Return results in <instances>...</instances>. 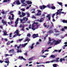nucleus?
I'll list each match as a JSON object with an SVG mask.
<instances>
[{
    "label": "nucleus",
    "mask_w": 67,
    "mask_h": 67,
    "mask_svg": "<svg viewBox=\"0 0 67 67\" xmlns=\"http://www.w3.org/2000/svg\"><path fill=\"white\" fill-rule=\"evenodd\" d=\"M46 14V13L45 12L42 14L41 16H44L43 18H41L40 20L39 19H37V21L40 23L43 22L44 19H45V14Z\"/></svg>",
    "instance_id": "nucleus-1"
},
{
    "label": "nucleus",
    "mask_w": 67,
    "mask_h": 67,
    "mask_svg": "<svg viewBox=\"0 0 67 67\" xmlns=\"http://www.w3.org/2000/svg\"><path fill=\"white\" fill-rule=\"evenodd\" d=\"M61 40H54V42H55V43L54 44V45H57V44H60V42H61Z\"/></svg>",
    "instance_id": "nucleus-2"
},
{
    "label": "nucleus",
    "mask_w": 67,
    "mask_h": 67,
    "mask_svg": "<svg viewBox=\"0 0 67 67\" xmlns=\"http://www.w3.org/2000/svg\"><path fill=\"white\" fill-rule=\"evenodd\" d=\"M38 29V28L35 27V26L33 25V24H32L31 29H32V30L34 31L36 29Z\"/></svg>",
    "instance_id": "nucleus-3"
},
{
    "label": "nucleus",
    "mask_w": 67,
    "mask_h": 67,
    "mask_svg": "<svg viewBox=\"0 0 67 67\" xmlns=\"http://www.w3.org/2000/svg\"><path fill=\"white\" fill-rule=\"evenodd\" d=\"M38 34H34L33 35V38H36V37H39V36H38Z\"/></svg>",
    "instance_id": "nucleus-4"
},
{
    "label": "nucleus",
    "mask_w": 67,
    "mask_h": 67,
    "mask_svg": "<svg viewBox=\"0 0 67 67\" xmlns=\"http://www.w3.org/2000/svg\"><path fill=\"white\" fill-rule=\"evenodd\" d=\"M43 26H44V27H46L47 29H48V28L49 27V25H47L45 23H44Z\"/></svg>",
    "instance_id": "nucleus-5"
},
{
    "label": "nucleus",
    "mask_w": 67,
    "mask_h": 67,
    "mask_svg": "<svg viewBox=\"0 0 67 67\" xmlns=\"http://www.w3.org/2000/svg\"><path fill=\"white\" fill-rule=\"evenodd\" d=\"M18 58H19V59H20L21 60H22V59H23V60H26V59L23 58V57H21V56H20Z\"/></svg>",
    "instance_id": "nucleus-6"
},
{
    "label": "nucleus",
    "mask_w": 67,
    "mask_h": 67,
    "mask_svg": "<svg viewBox=\"0 0 67 67\" xmlns=\"http://www.w3.org/2000/svg\"><path fill=\"white\" fill-rule=\"evenodd\" d=\"M26 2L27 4H31L32 3V2L30 1H26Z\"/></svg>",
    "instance_id": "nucleus-7"
},
{
    "label": "nucleus",
    "mask_w": 67,
    "mask_h": 67,
    "mask_svg": "<svg viewBox=\"0 0 67 67\" xmlns=\"http://www.w3.org/2000/svg\"><path fill=\"white\" fill-rule=\"evenodd\" d=\"M2 23H3V24H5V25H6V26H8V25L7 24V23L5 21H4V20H2Z\"/></svg>",
    "instance_id": "nucleus-8"
},
{
    "label": "nucleus",
    "mask_w": 67,
    "mask_h": 67,
    "mask_svg": "<svg viewBox=\"0 0 67 67\" xmlns=\"http://www.w3.org/2000/svg\"><path fill=\"white\" fill-rule=\"evenodd\" d=\"M30 41V40L29 39L28 37H27L26 39L24 41L25 42H26V41H27V42H29Z\"/></svg>",
    "instance_id": "nucleus-9"
},
{
    "label": "nucleus",
    "mask_w": 67,
    "mask_h": 67,
    "mask_svg": "<svg viewBox=\"0 0 67 67\" xmlns=\"http://www.w3.org/2000/svg\"><path fill=\"white\" fill-rule=\"evenodd\" d=\"M16 4H17V5H19L21 4V3L19 1H15Z\"/></svg>",
    "instance_id": "nucleus-10"
},
{
    "label": "nucleus",
    "mask_w": 67,
    "mask_h": 67,
    "mask_svg": "<svg viewBox=\"0 0 67 67\" xmlns=\"http://www.w3.org/2000/svg\"><path fill=\"white\" fill-rule=\"evenodd\" d=\"M54 32H53V31H52V30H50L49 31L47 32V33H51L52 34V33H53Z\"/></svg>",
    "instance_id": "nucleus-11"
},
{
    "label": "nucleus",
    "mask_w": 67,
    "mask_h": 67,
    "mask_svg": "<svg viewBox=\"0 0 67 67\" xmlns=\"http://www.w3.org/2000/svg\"><path fill=\"white\" fill-rule=\"evenodd\" d=\"M48 20H51V17H50V15H48L46 16Z\"/></svg>",
    "instance_id": "nucleus-12"
},
{
    "label": "nucleus",
    "mask_w": 67,
    "mask_h": 67,
    "mask_svg": "<svg viewBox=\"0 0 67 67\" xmlns=\"http://www.w3.org/2000/svg\"><path fill=\"white\" fill-rule=\"evenodd\" d=\"M27 44V43H25L24 44H22L21 45V47H24Z\"/></svg>",
    "instance_id": "nucleus-13"
},
{
    "label": "nucleus",
    "mask_w": 67,
    "mask_h": 67,
    "mask_svg": "<svg viewBox=\"0 0 67 67\" xmlns=\"http://www.w3.org/2000/svg\"><path fill=\"white\" fill-rule=\"evenodd\" d=\"M19 33V30H16L15 32H14V34H16V35H18V34Z\"/></svg>",
    "instance_id": "nucleus-14"
},
{
    "label": "nucleus",
    "mask_w": 67,
    "mask_h": 67,
    "mask_svg": "<svg viewBox=\"0 0 67 67\" xmlns=\"http://www.w3.org/2000/svg\"><path fill=\"white\" fill-rule=\"evenodd\" d=\"M48 44H50V46H51V45H53V42H48L47 43Z\"/></svg>",
    "instance_id": "nucleus-15"
},
{
    "label": "nucleus",
    "mask_w": 67,
    "mask_h": 67,
    "mask_svg": "<svg viewBox=\"0 0 67 67\" xmlns=\"http://www.w3.org/2000/svg\"><path fill=\"white\" fill-rule=\"evenodd\" d=\"M58 61L57 60H53L51 61H50V62H51V63H53V62H54V63H55V62H58Z\"/></svg>",
    "instance_id": "nucleus-16"
},
{
    "label": "nucleus",
    "mask_w": 67,
    "mask_h": 67,
    "mask_svg": "<svg viewBox=\"0 0 67 67\" xmlns=\"http://www.w3.org/2000/svg\"><path fill=\"white\" fill-rule=\"evenodd\" d=\"M25 0H21V3H23V4H25V3H24V2H25Z\"/></svg>",
    "instance_id": "nucleus-17"
},
{
    "label": "nucleus",
    "mask_w": 67,
    "mask_h": 67,
    "mask_svg": "<svg viewBox=\"0 0 67 67\" xmlns=\"http://www.w3.org/2000/svg\"><path fill=\"white\" fill-rule=\"evenodd\" d=\"M23 20H26V21H27L28 20V18H26V17H25L23 18Z\"/></svg>",
    "instance_id": "nucleus-18"
},
{
    "label": "nucleus",
    "mask_w": 67,
    "mask_h": 67,
    "mask_svg": "<svg viewBox=\"0 0 67 67\" xmlns=\"http://www.w3.org/2000/svg\"><path fill=\"white\" fill-rule=\"evenodd\" d=\"M53 67H57V64H54L53 65Z\"/></svg>",
    "instance_id": "nucleus-19"
},
{
    "label": "nucleus",
    "mask_w": 67,
    "mask_h": 67,
    "mask_svg": "<svg viewBox=\"0 0 67 67\" xmlns=\"http://www.w3.org/2000/svg\"><path fill=\"white\" fill-rule=\"evenodd\" d=\"M62 22L63 23H67V20H62Z\"/></svg>",
    "instance_id": "nucleus-20"
},
{
    "label": "nucleus",
    "mask_w": 67,
    "mask_h": 67,
    "mask_svg": "<svg viewBox=\"0 0 67 67\" xmlns=\"http://www.w3.org/2000/svg\"><path fill=\"white\" fill-rule=\"evenodd\" d=\"M51 58H55V57H56L55 55H51Z\"/></svg>",
    "instance_id": "nucleus-21"
},
{
    "label": "nucleus",
    "mask_w": 67,
    "mask_h": 67,
    "mask_svg": "<svg viewBox=\"0 0 67 67\" xmlns=\"http://www.w3.org/2000/svg\"><path fill=\"white\" fill-rule=\"evenodd\" d=\"M6 60H8V62H7V61H5V63H7V64H8V63H9V59H8L7 58Z\"/></svg>",
    "instance_id": "nucleus-22"
},
{
    "label": "nucleus",
    "mask_w": 67,
    "mask_h": 67,
    "mask_svg": "<svg viewBox=\"0 0 67 67\" xmlns=\"http://www.w3.org/2000/svg\"><path fill=\"white\" fill-rule=\"evenodd\" d=\"M15 27H16L17 26V25L18 24V22L17 21H15Z\"/></svg>",
    "instance_id": "nucleus-23"
},
{
    "label": "nucleus",
    "mask_w": 67,
    "mask_h": 67,
    "mask_svg": "<svg viewBox=\"0 0 67 67\" xmlns=\"http://www.w3.org/2000/svg\"><path fill=\"white\" fill-rule=\"evenodd\" d=\"M58 3L61 6H63V4H62V2H58Z\"/></svg>",
    "instance_id": "nucleus-24"
},
{
    "label": "nucleus",
    "mask_w": 67,
    "mask_h": 67,
    "mask_svg": "<svg viewBox=\"0 0 67 67\" xmlns=\"http://www.w3.org/2000/svg\"><path fill=\"white\" fill-rule=\"evenodd\" d=\"M18 51H17V53H21V52H22V51H21V50H19V49H17Z\"/></svg>",
    "instance_id": "nucleus-25"
},
{
    "label": "nucleus",
    "mask_w": 67,
    "mask_h": 67,
    "mask_svg": "<svg viewBox=\"0 0 67 67\" xmlns=\"http://www.w3.org/2000/svg\"><path fill=\"white\" fill-rule=\"evenodd\" d=\"M32 10H33L34 11L32 12V13H35V9H32Z\"/></svg>",
    "instance_id": "nucleus-26"
},
{
    "label": "nucleus",
    "mask_w": 67,
    "mask_h": 67,
    "mask_svg": "<svg viewBox=\"0 0 67 67\" xmlns=\"http://www.w3.org/2000/svg\"><path fill=\"white\" fill-rule=\"evenodd\" d=\"M10 43H11V42L9 41L7 43V45H9L10 44Z\"/></svg>",
    "instance_id": "nucleus-27"
},
{
    "label": "nucleus",
    "mask_w": 67,
    "mask_h": 67,
    "mask_svg": "<svg viewBox=\"0 0 67 67\" xmlns=\"http://www.w3.org/2000/svg\"><path fill=\"white\" fill-rule=\"evenodd\" d=\"M51 8L52 9H53V10L56 9V7H55V6H52Z\"/></svg>",
    "instance_id": "nucleus-28"
},
{
    "label": "nucleus",
    "mask_w": 67,
    "mask_h": 67,
    "mask_svg": "<svg viewBox=\"0 0 67 67\" xmlns=\"http://www.w3.org/2000/svg\"><path fill=\"white\" fill-rule=\"evenodd\" d=\"M22 14L23 16H25L26 15L25 13H24L23 12H22Z\"/></svg>",
    "instance_id": "nucleus-29"
},
{
    "label": "nucleus",
    "mask_w": 67,
    "mask_h": 67,
    "mask_svg": "<svg viewBox=\"0 0 67 67\" xmlns=\"http://www.w3.org/2000/svg\"><path fill=\"white\" fill-rule=\"evenodd\" d=\"M7 32H4V35L5 36L6 35H7Z\"/></svg>",
    "instance_id": "nucleus-30"
},
{
    "label": "nucleus",
    "mask_w": 67,
    "mask_h": 67,
    "mask_svg": "<svg viewBox=\"0 0 67 67\" xmlns=\"http://www.w3.org/2000/svg\"><path fill=\"white\" fill-rule=\"evenodd\" d=\"M10 0H4L3 1L4 2H8V1H10Z\"/></svg>",
    "instance_id": "nucleus-31"
},
{
    "label": "nucleus",
    "mask_w": 67,
    "mask_h": 67,
    "mask_svg": "<svg viewBox=\"0 0 67 67\" xmlns=\"http://www.w3.org/2000/svg\"><path fill=\"white\" fill-rule=\"evenodd\" d=\"M42 7H43V9H44L46 8H47L46 6L45 5H43Z\"/></svg>",
    "instance_id": "nucleus-32"
},
{
    "label": "nucleus",
    "mask_w": 67,
    "mask_h": 67,
    "mask_svg": "<svg viewBox=\"0 0 67 67\" xmlns=\"http://www.w3.org/2000/svg\"><path fill=\"white\" fill-rule=\"evenodd\" d=\"M9 19V20H12V18H11V15H10L9 16V17L8 18Z\"/></svg>",
    "instance_id": "nucleus-33"
},
{
    "label": "nucleus",
    "mask_w": 67,
    "mask_h": 67,
    "mask_svg": "<svg viewBox=\"0 0 67 67\" xmlns=\"http://www.w3.org/2000/svg\"><path fill=\"white\" fill-rule=\"evenodd\" d=\"M14 51V50L13 49L10 50H9V53H10V52H12V53Z\"/></svg>",
    "instance_id": "nucleus-34"
},
{
    "label": "nucleus",
    "mask_w": 67,
    "mask_h": 67,
    "mask_svg": "<svg viewBox=\"0 0 67 67\" xmlns=\"http://www.w3.org/2000/svg\"><path fill=\"white\" fill-rule=\"evenodd\" d=\"M36 15L37 16H38V15H41V13H37L36 14Z\"/></svg>",
    "instance_id": "nucleus-35"
},
{
    "label": "nucleus",
    "mask_w": 67,
    "mask_h": 67,
    "mask_svg": "<svg viewBox=\"0 0 67 67\" xmlns=\"http://www.w3.org/2000/svg\"><path fill=\"white\" fill-rule=\"evenodd\" d=\"M40 9H41V10H42L43 9V6H40Z\"/></svg>",
    "instance_id": "nucleus-36"
},
{
    "label": "nucleus",
    "mask_w": 67,
    "mask_h": 67,
    "mask_svg": "<svg viewBox=\"0 0 67 67\" xmlns=\"http://www.w3.org/2000/svg\"><path fill=\"white\" fill-rule=\"evenodd\" d=\"M33 59V58L32 57L31 58L29 59V60H31Z\"/></svg>",
    "instance_id": "nucleus-37"
},
{
    "label": "nucleus",
    "mask_w": 67,
    "mask_h": 67,
    "mask_svg": "<svg viewBox=\"0 0 67 67\" xmlns=\"http://www.w3.org/2000/svg\"><path fill=\"white\" fill-rule=\"evenodd\" d=\"M49 42H51L52 41V40H51V38L50 37H49L48 38Z\"/></svg>",
    "instance_id": "nucleus-38"
},
{
    "label": "nucleus",
    "mask_w": 67,
    "mask_h": 67,
    "mask_svg": "<svg viewBox=\"0 0 67 67\" xmlns=\"http://www.w3.org/2000/svg\"><path fill=\"white\" fill-rule=\"evenodd\" d=\"M59 59V58H57L56 59V60H58V61H55L56 62H59V60H58Z\"/></svg>",
    "instance_id": "nucleus-39"
},
{
    "label": "nucleus",
    "mask_w": 67,
    "mask_h": 67,
    "mask_svg": "<svg viewBox=\"0 0 67 67\" xmlns=\"http://www.w3.org/2000/svg\"><path fill=\"white\" fill-rule=\"evenodd\" d=\"M31 35L30 34H28V35H27V36H28V37H30L31 36Z\"/></svg>",
    "instance_id": "nucleus-40"
},
{
    "label": "nucleus",
    "mask_w": 67,
    "mask_h": 67,
    "mask_svg": "<svg viewBox=\"0 0 67 67\" xmlns=\"http://www.w3.org/2000/svg\"><path fill=\"white\" fill-rule=\"evenodd\" d=\"M50 7L51 6L50 5H47V6H46L47 8H50Z\"/></svg>",
    "instance_id": "nucleus-41"
},
{
    "label": "nucleus",
    "mask_w": 67,
    "mask_h": 67,
    "mask_svg": "<svg viewBox=\"0 0 67 67\" xmlns=\"http://www.w3.org/2000/svg\"><path fill=\"white\" fill-rule=\"evenodd\" d=\"M55 30V33H57V32H58V31L57 30H56V29H54Z\"/></svg>",
    "instance_id": "nucleus-42"
},
{
    "label": "nucleus",
    "mask_w": 67,
    "mask_h": 67,
    "mask_svg": "<svg viewBox=\"0 0 67 67\" xmlns=\"http://www.w3.org/2000/svg\"><path fill=\"white\" fill-rule=\"evenodd\" d=\"M12 20H13V19H14V15L13 14L12 15Z\"/></svg>",
    "instance_id": "nucleus-43"
},
{
    "label": "nucleus",
    "mask_w": 67,
    "mask_h": 67,
    "mask_svg": "<svg viewBox=\"0 0 67 67\" xmlns=\"http://www.w3.org/2000/svg\"><path fill=\"white\" fill-rule=\"evenodd\" d=\"M10 36H9V37H12V33H11L10 34H9Z\"/></svg>",
    "instance_id": "nucleus-44"
},
{
    "label": "nucleus",
    "mask_w": 67,
    "mask_h": 67,
    "mask_svg": "<svg viewBox=\"0 0 67 67\" xmlns=\"http://www.w3.org/2000/svg\"><path fill=\"white\" fill-rule=\"evenodd\" d=\"M13 13V12H10V13H9V14H10V15H13V13Z\"/></svg>",
    "instance_id": "nucleus-45"
},
{
    "label": "nucleus",
    "mask_w": 67,
    "mask_h": 67,
    "mask_svg": "<svg viewBox=\"0 0 67 67\" xmlns=\"http://www.w3.org/2000/svg\"><path fill=\"white\" fill-rule=\"evenodd\" d=\"M40 57H44V58H45V57H46V56L44 55H41L40 56Z\"/></svg>",
    "instance_id": "nucleus-46"
},
{
    "label": "nucleus",
    "mask_w": 67,
    "mask_h": 67,
    "mask_svg": "<svg viewBox=\"0 0 67 67\" xmlns=\"http://www.w3.org/2000/svg\"><path fill=\"white\" fill-rule=\"evenodd\" d=\"M37 64H45V62L41 63H39L38 62H37Z\"/></svg>",
    "instance_id": "nucleus-47"
},
{
    "label": "nucleus",
    "mask_w": 67,
    "mask_h": 67,
    "mask_svg": "<svg viewBox=\"0 0 67 67\" xmlns=\"http://www.w3.org/2000/svg\"><path fill=\"white\" fill-rule=\"evenodd\" d=\"M56 15L57 16L59 14V13H58V12H57L56 13Z\"/></svg>",
    "instance_id": "nucleus-48"
},
{
    "label": "nucleus",
    "mask_w": 67,
    "mask_h": 67,
    "mask_svg": "<svg viewBox=\"0 0 67 67\" xmlns=\"http://www.w3.org/2000/svg\"><path fill=\"white\" fill-rule=\"evenodd\" d=\"M27 17H29V16H30V15L29 13H27Z\"/></svg>",
    "instance_id": "nucleus-49"
},
{
    "label": "nucleus",
    "mask_w": 67,
    "mask_h": 67,
    "mask_svg": "<svg viewBox=\"0 0 67 67\" xmlns=\"http://www.w3.org/2000/svg\"><path fill=\"white\" fill-rule=\"evenodd\" d=\"M64 29H67V26H64Z\"/></svg>",
    "instance_id": "nucleus-50"
},
{
    "label": "nucleus",
    "mask_w": 67,
    "mask_h": 67,
    "mask_svg": "<svg viewBox=\"0 0 67 67\" xmlns=\"http://www.w3.org/2000/svg\"><path fill=\"white\" fill-rule=\"evenodd\" d=\"M19 19L18 18L17 20H16V22H18V21H19Z\"/></svg>",
    "instance_id": "nucleus-51"
},
{
    "label": "nucleus",
    "mask_w": 67,
    "mask_h": 67,
    "mask_svg": "<svg viewBox=\"0 0 67 67\" xmlns=\"http://www.w3.org/2000/svg\"><path fill=\"white\" fill-rule=\"evenodd\" d=\"M22 39H19L18 41H19V42H21V41H22Z\"/></svg>",
    "instance_id": "nucleus-52"
},
{
    "label": "nucleus",
    "mask_w": 67,
    "mask_h": 67,
    "mask_svg": "<svg viewBox=\"0 0 67 67\" xmlns=\"http://www.w3.org/2000/svg\"><path fill=\"white\" fill-rule=\"evenodd\" d=\"M1 13H2L3 14H5V12H4V11H3L1 12Z\"/></svg>",
    "instance_id": "nucleus-53"
},
{
    "label": "nucleus",
    "mask_w": 67,
    "mask_h": 67,
    "mask_svg": "<svg viewBox=\"0 0 67 67\" xmlns=\"http://www.w3.org/2000/svg\"><path fill=\"white\" fill-rule=\"evenodd\" d=\"M40 44V43L38 42H37L36 43V45H38Z\"/></svg>",
    "instance_id": "nucleus-54"
},
{
    "label": "nucleus",
    "mask_w": 67,
    "mask_h": 67,
    "mask_svg": "<svg viewBox=\"0 0 67 67\" xmlns=\"http://www.w3.org/2000/svg\"><path fill=\"white\" fill-rule=\"evenodd\" d=\"M32 18H34V19H36V17L34 16H33L32 17Z\"/></svg>",
    "instance_id": "nucleus-55"
},
{
    "label": "nucleus",
    "mask_w": 67,
    "mask_h": 67,
    "mask_svg": "<svg viewBox=\"0 0 67 67\" xmlns=\"http://www.w3.org/2000/svg\"><path fill=\"white\" fill-rule=\"evenodd\" d=\"M34 47V46H32L31 47V49H32Z\"/></svg>",
    "instance_id": "nucleus-56"
},
{
    "label": "nucleus",
    "mask_w": 67,
    "mask_h": 67,
    "mask_svg": "<svg viewBox=\"0 0 67 67\" xmlns=\"http://www.w3.org/2000/svg\"><path fill=\"white\" fill-rule=\"evenodd\" d=\"M21 10L23 11H24V9L23 8H22L21 9Z\"/></svg>",
    "instance_id": "nucleus-57"
},
{
    "label": "nucleus",
    "mask_w": 67,
    "mask_h": 67,
    "mask_svg": "<svg viewBox=\"0 0 67 67\" xmlns=\"http://www.w3.org/2000/svg\"><path fill=\"white\" fill-rule=\"evenodd\" d=\"M21 31H24V28H22L21 29Z\"/></svg>",
    "instance_id": "nucleus-58"
},
{
    "label": "nucleus",
    "mask_w": 67,
    "mask_h": 67,
    "mask_svg": "<svg viewBox=\"0 0 67 67\" xmlns=\"http://www.w3.org/2000/svg\"><path fill=\"white\" fill-rule=\"evenodd\" d=\"M62 31H64V28H62Z\"/></svg>",
    "instance_id": "nucleus-59"
},
{
    "label": "nucleus",
    "mask_w": 67,
    "mask_h": 67,
    "mask_svg": "<svg viewBox=\"0 0 67 67\" xmlns=\"http://www.w3.org/2000/svg\"><path fill=\"white\" fill-rule=\"evenodd\" d=\"M4 40L5 41H6V42L8 41V39H7V38H5Z\"/></svg>",
    "instance_id": "nucleus-60"
},
{
    "label": "nucleus",
    "mask_w": 67,
    "mask_h": 67,
    "mask_svg": "<svg viewBox=\"0 0 67 67\" xmlns=\"http://www.w3.org/2000/svg\"><path fill=\"white\" fill-rule=\"evenodd\" d=\"M60 62H62V61H63L62 59L61 58L60 60Z\"/></svg>",
    "instance_id": "nucleus-61"
},
{
    "label": "nucleus",
    "mask_w": 67,
    "mask_h": 67,
    "mask_svg": "<svg viewBox=\"0 0 67 67\" xmlns=\"http://www.w3.org/2000/svg\"><path fill=\"white\" fill-rule=\"evenodd\" d=\"M9 56V54H6L5 57H7V56Z\"/></svg>",
    "instance_id": "nucleus-62"
},
{
    "label": "nucleus",
    "mask_w": 67,
    "mask_h": 67,
    "mask_svg": "<svg viewBox=\"0 0 67 67\" xmlns=\"http://www.w3.org/2000/svg\"><path fill=\"white\" fill-rule=\"evenodd\" d=\"M58 51L57 50H56V49H55V50H54V51L55 52H58Z\"/></svg>",
    "instance_id": "nucleus-63"
},
{
    "label": "nucleus",
    "mask_w": 67,
    "mask_h": 67,
    "mask_svg": "<svg viewBox=\"0 0 67 67\" xmlns=\"http://www.w3.org/2000/svg\"><path fill=\"white\" fill-rule=\"evenodd\" d=\"M26 5H27V4H25L23 5V6H26Z\"/></svg>",
    "instance_id": "nucleus-64"
}]
</instances>
